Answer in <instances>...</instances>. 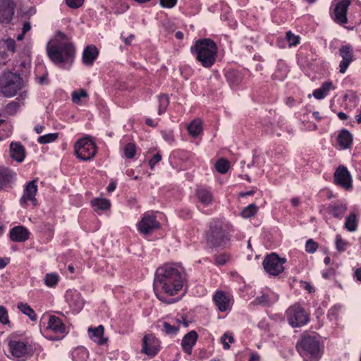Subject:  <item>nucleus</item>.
Masks as SVG:
<instances>
[{"label": "nucleus", "mask_w": 361, "mask_h": 361, "mask_svg": "<svg viewBox=\"0 0 361 361\" xmlns=\"http://www.w3.org/2000/svg\"><path fill=\"white\" fill-rule=\"evenodd\" d=\"M215 305L221 312L231 310L232 305L231 297L224 291H217L213 296Z\"/></svg>", "instance_id": "aec40b11"}, {"label": "nucleus", "mask_w": 361, "mask_h": 361, "mask_svg": "<svg viewBox=\"0 0 361 361\" xmlns=\"http://www.w3.org/2000/svg\"><path fill=\"white\" fill-rule=\"evenodd\" d=\"M65 298L66 302L72 310L78 312L83 307L84 301L80 293L78 290H67L65 295Z\"/></svg>", "instance_id": "dca6fc26"}, {"label": "nucleus", "mask_w": 361, "mask_h": 361, "mask_svg": "<svg viewBox=\"0 0 361 361\" xmlns=\"http://www.w3.org/2000/svg\"><path fill=\"white\" fill-rule=\"evenodd\" d=\"M59 279V277L58 274L55 273H49L46 274L44 281L47 286L54 287L58 283Z\"/></svg>", "instance_id": "58836bf2"}, {"label": "nucleus", "mask_w": 361, "mask_h": 361, "mask_svg": "<svg viewBox=\"0 0 361 361\" xmlns=\"http://www.w3.org/2000/svg\"><path fill=\"white\" fill-rule=\"evenodd\" d=\"M185 279L184 269L179 264H166L158 268L154 281V290L157 298L168 304L173 303L174 299H167L165 295L177 294L182 289Z\"/></svg>", "instance_id": "f257e3e1"}, {"label": "nucleus", "mask_w": 361, "mask_h": 361, "mask_svg": "<svg viewBox=\"0 0 361 361\" xmlns=\"http://www.w3.org/2000/svg\"><path fill=\"white\" fill-rule=\"evenodd\" d=\"M202 121L200 119H195L188 126V130L190 135L197 137L202 132Z\"/></svg>", "instance_id": "e433bc0d"}, {"label": "nucleus", "mask_w": 361, "mask_h": 361, "mask_svg": "<svg viewBox=\"0 0 361 361\" xmlns=\"http://www.w3.org/2000/svg\"><path fill=\"white\" fill-rule=\"evenodd\" d=\"M159 341L153 335H146L142 339V353L149 356H155L159 351Z\"/></svg>", "instance_id": "4468645a"}, {"label": "nucleus", "mask_w": 361, "mask_h": 361, "mask_svg": "<svg viewBox=\"0 0 361 361\" xmlns=\"http://www.w3.org/2000/svg\"><path fill=\"white\" fill-rule=\"evenodd\" d=\"M335 271L332 268H329L322 271V276L325 279H329L334 275Z\"/></svg>", "instance_id": "13d9d810"}, {"label": "nucleus", "mask_w": 361, "mask_h": 361, "mask_svg": "<svg viewBox=\"0 0 361 361\" xmlns=\"http://www.w3.org/2000/svg\"><path fill=\"white\" fill-rule=\"evenodd\" d=\"M354 276L357 281H361V268H358L355 271Z\"/></svg>", "instance_id": "0e129e2a"}, {"label": "nucleus", "mask_w": 361, "mask_h": 361, "mask_svg": "<svg viewBox=\"0 0 361 361\" xmlns=\"http://www.w3.org/2000/svg\"><path fill=\"white\" fill-rule=\"evenodd\" d=\"M161 156L159 153L155 154L153 157L149 161V165L151 169H153L154 166L161 161Z\"/></svg>", "instance_id": "6e6d98bb"}, {"label": "nucleus", "mask_w": 361, "mask_h": 361, "mask_svg": "<svg viewBox=\"0 0 361 361\" xmlns=\"http://www.w3.org/2000/svg\"><path fill=\"white\" fill-rule=\"evenodd\" d=\"M191 51L205 68H210L216 61L217 47L209 39L197 40L195 45L191 47Z\"/></svg>", "instance_id": "7ed1b4c3"}, {"label": "nucleus", "mask_w": 361, "mask_h": 361, "mask_svg": "<svg viewBox=\"0 0 361 361\" xmlns=\"http://www.w3.org/2000/svg\"><path fill=\"white\" fill-rule=\"evenodd\" d=\"M88 334L90 338L99 345H103L106 342V338L104 337V327L102 325L95 328H89Z\"/></svg>", "instance_id": "a878e982"}, {"label": "nucleus", "mask_w": 361, "mask_h": 361, "mask_svg": "<svg viewBox=\"0 0 361 361\" xmlns=\"http://www.w3.org/2000/svg\"><path fill=\"white\" fill-rule=\"evenodd\" d=\"M116 184L114 182H111L107 187L108 192H111L114 191V190L116 189Z\"/></svg>", "instance_id": "774afa93"}, {"label": "nucleus", "mask_w": 361, "mask_h": 361, "mask_svg": "<svg viewBox=\"0 0 361 361\" xmlns=\"http://www.w3.org/2000/svg\"><path fill=\"white\" fill-rule=\"evenodd\" d=\"M305 128L308 130H316L317 128V126L315 123L312 122H307L306 124H305Z\"/></svg>", "instance_id": "bf43d9fd"}, {"label": "nucleus", "mask_w": 361, "mask_h": 361, "mask_svg": "<svg viewBox=\"0 0 361 361\" xmlns=\"http://www.w3.org/2000/svg\"><path fill=\"white\" fill-rule=\"evenodd\" d=\"M18 310L23 312L24 314L27 315L30 320L36 321L37 315L32 308L28 305L27 303L19 302L18 304Z\"/></svg>", "instance_id": "c9c22d12"}, {"label": "nucleus", "mask_w": 361, "mask_h": 361, "mask_svg": "<svg viewBox=\"0 0 361 361\" xmlns=\"http://www.w3.org/2000/svg\"><path fill=\"white\" fill-rule=\"evenodd\" d=\"M22 85L21 78L16 73L5 72L0 78V90L7 97L16 95L22 88Z\"/></svg>", "instance_id": "423d86ee"}, {"label": "nucleus", "mask_w": 361, "mask_h": 361, "mask_svg": "<svg viewBox=\"0 0 361 361\" xmlns=\"http://www.w3.org/2000/svg\"><path fill=\"white\" fill-rule=\"evenodd\" d=\"M145 123L149 126L155 127L157 125V121L148 118H146Z\"/></svg>", "instance_id": "680f3d73"}, {"label": "nucleus", "mask_w": 361, "mask_h": 361, "mask_svg": "<svg viewBox=\"0 0 361 361\" xmlns=\"http://www.w3.org/2000/svg\"><path fill=\"white\" fill-rule=\"evenodd\" d=\"M177 0H160V5L163 8H171L176 6Z\"/></svg>", "instance_id": "864d4df0"}, {"label": "nucleus", "mask_w": 361, "mask_h": 361, "mask_svg": "<svg viewBox=\"0 0 361 361\" xmlns=\"http://www.w3.org/2000/svg\"><path fill=\"white\" fill-rule=\"evenodd\" d=\"M289 324L293 327H299L306 324L309 321L307 314L299 305H294L286 312Z\"/></svg>", "instance_id": "9d476101"}, {"label": "nucleus", "mask_w": 361, "mask_h": 361, "mask_svg": "<svg viewBox=\"0 0 361 361\" xmlns=\"http://www.w3.org/2000/svg\"><path fill=\"white\" fill-rule=\"evenodd\" d=\"M0 322L3 324H8L10 322L8 312L2 305H0Z\"/></svg>", "instance_id": "8fccbe9b"}, {"label": "nucleus", "mask_w": 361, "mask_h": 361, "mask_svg": "<svg viewBox=\"0 0 361 361\" xmlns=\"http://www.w3.org/2000/svg\"><path fill=\"white\" fill-rule=\"evenodd\" d=\"M92 206L95 211H104L109 208L110 202L104 198H96L91 202Z\"/></svg>", "instance_id": "72a5a7b5"}, {"label": "nucleus", "mask_w": 361, "mask_h": 361, "mask_svg": "<svg viewBox=\"0 0 361 361\" xmlns=\"http://www.w3.org/2000/svg\"><path fill=\"white\" fill-rule=\"evenodd\" d=\"M30 233L22 226L13 227L10 231V237L13 241L24 242L29 238Z\"/></svg>", "instance_id": "5701e85b"}, {"label": "nucleus", "mask_w": 361, "mask_h": 361, "mask_svg": "<svg viewBox=\"0 0 361 361\" xmlns=\"http://www.w3.org/2000/svg\"><path fill=\"white\" fill-rule=\"evenodd\" d=\"M44 130V126L43 125H37L35 127V131L37 133V134H40L42 133Z\"/></svg>", "instance_id": "69168bd1"}, {"label": "nucleus", "mask_w": 361, "mask_h": 361, "mask_svg": "<svg viewBox=\"0 0 361 361\" xmlns=\"http://www.w3.org/2000/svg\"><path fill=\"white\" fill-rule=\"evenodd\" d=\"M197 339V334L195 331L188 333L182 339V347L184 351L190 354L193 346L195 345Z\"/></svg>", "instance_id": "393cba45"}, {"label": "nucleus", "mask_w": 361, "mask_h": 361, "mask_svg": "<svg viewBox=\"0 0 361 361\" xmlns=\"http://www.w3.org/2000/svg\"><path fill=\"white\" fill-rule=\"evenodd\" d=\"M10 157L18 163L24 161L25 157V149L21 143L12 142L10 144Z\"/></svg>", "instance_id": "4be33fe9"}, {"label": "nucleus", "mask_w": 361, "mask_h": 361, "mask_svg": "<svg viewBox=\"0 0 361 361\" xmlns=\"http://www.w3.org/2000/svg\"><path fill=\"white\" fill-rule=\"evenodd\" d=\"M334 180L337 185L348 190L352 188V178L347 168L341 166L335 171Z\"/></svg>", "instance_id": "2eb2a0df"}, {"label": "nucleus", "mask_w": 361, "mask_h": 361, "mask_svg": "<svg viewBox=\"0 0 361 361\" xmlns=\"http://www.w3.org/2000/svg\"><path fill=\"white\" fill-rule=\"evenodd\" d=\"M339 54L342 58L339 63V73L344 74L350 64L354 61L353 48L348 44L342 45L339 49Z\"/></svg>", "instance_id": "ddd939ff"}, {"label": "nucleus", "mask_w": 361, "mask_h": 361, "mask_svg": "<svg viewBox=\"0 0 361 361\" xmlns=\"http://www.w3.org/2000/svg\"><path fill=\"white\" fill-rule=\"evenodd\" d=\"M98 56V50L95 46H87L82 53V61L87 66H91Z\"/></svg>", "instance_id": "cd10ccee"}, {"label": "nucleus", "mask_w": 361, "mask_h": 361, "mask_svg": "<svg viewBox=\"0 0 361 361\" xmlns=\"http://www.w3.org/2000/svg\"><path fill=\"white\" fill-rule=\"evenodd\" d=\"M4 43L8 50L11 51V52H15L16 42L14 39L8 38L4 41Z\"/></svg>", "instance_id": "5fc2aeb1"}, {"label": "nucleus", "mask_w": 361, "mask_h": 361, "mask_svg": "<svg viewBox=\"0 0 361 361\" xmlns=\"http://www.w3.org/2000/svg\"><path fill=\"white\" fill-rule=\"evenodd\" d=\"M249 361H259V355L257 353H252Z\"/></svg>", "instance_id": "338daca9"}, {"label": "nucleus", "mask_w": 361, "mask_h": 361, "mask_svg": "<svg viewBox=\"0 0 361 361\" xmlns=\"http://www.w3.org/2000/svg\"><path fill=\"white\" fill-rule=\"evenodd\" d=\"M347 242L344 240L341 235H337L336 237V247L339 252H343L346 249Z\"/></svg>", "instance_id": "49530a36"}, {"label": "nucleus", "mask_w": 361, "mask_h": 361, "mask_svg": "<svg viewBox=\"0 0 361 361\" xmlns=\"http://www.w3.org/2000/svg\"><path fill=\"white\" fill-rule=\"evenodd\" d=\"M71 356L73 361H86L88 358L89 353L85 347L79 346L71 352Z\"/></svg>", "instance_id": "2f4dec72"}, {"label": "nucleus", "mask_w": 361, "mask_h": 361, "mask_svg": "<svg viewBox=\"0 0 361 361\" xmlns=\"http://www.w3.org/2000/svg\"><path fill=\"white\" fill-rule=\"evenodd\" d=\"M337 141L341 149H347L352 144L353 136L348 130H343L338 134Z\"/></svg>", "instance_id": "c85d7f7f"}, {"label": "nucleus", "mask_w": 361, "mask_h": 361, "mask_svg": "<svg viewBox=\"0 0 361 361\" xmlns=\"http://www.w3.org/2000/svg\"><path fill=\"white\" fill-rule=\"evenodd\" d=\"M169 104V99L167 95H160L159 97V109L158 114L161 115L165 112L166 107Z\"/></svg>", "instance_id": "a19ab883"}, {"label": "nucleus", "mask_w": 361, "mask_h": 361, "mask_svg": "<svg viewBox=\"0 0 361 361\" xmlns=\"http://www.w3.org/2000/svg\"><path fill=\"white\" fill-rule=\"evenodd\" d=\"M96 153L97 147L91 136L82 137L75 144V154L81 160H91Z\"/></svg>", "instance_id": "0eeeda50"}, {"label": "nucleus", "mask_w": 361, "mask_h": 361, "mask_svg": "<svg viewBox=\"0 0 361 361\" xmlns=\"http://www.w3.org/2000/svg\"><path fill=\"white\" fill-rule=\"evenodd\" d=\"M318 248V244L312 239H309L305 244V250L308 253H314Z\"/></svg>", "instance_id": "09e8293b"}, {"label": "nucleus", "mask_w": 361, "mask_h": 361, "mask_svg": "<svg viewBox=\"0 0 361 361\" xmlns=\"http://www.w3.org/2000/svg\"><path fill=\"white\" fill-rule=\"evenodd\" d=\"M348 209L347 203L343 200H338L331 203L327 207L328 213L337 219H342Z\"/></svg>", "instance_id": "412c9836"}, {"label": "nucleus", "mask_w": 361, "mask_h": 361, "mask_svg": "<svg viewBox=\"0 0 361 361\" xmlns=\"http://www.w3.org/2000/svg\"><path fill=\"white\" fill-rule=\"evenodd\" d=\"M37 192V180H33L27 183L23 189V192L19 200L20 205L23 208H27L29 206L32 207L37 205V200L35 197Z\"/></svg>", "instance_id": "9b49d317"}, {"label": "nucleus", "mask_w": 361, "mask_h": 361, "mask_svg": "<svg viewBox=\"0 0 361 361\" xmlns=\"http://www.w3.org/2000/svg\"><path fill=\"white\" fill-rule=\"evenodd\" d=\"M332 82H325L322 85L313 92V96L317 99H324L331 89H334Z\"/></svg>", "instance_id": "7c9ffc66"}, {"label": "nucleus", "mask_w": 361, "mask_h": 361, "mask_svg": "<svg viewBox=\"0 0 361 361\" xmlns=\"http://www.w3.org/2000/svg\"><path fill=\"white\" fill-rule=\"evenodd\" d=\"M9 262V258H0V269H4Z\"/></svg>", "instance_id": "052dcab7"}, {"label": "nucleus", "mask_w": 361, "mask_h": 361, "mask_svg": "<svg viewBox=\"0 0 361 361\" xmlns=\"http://www.w3.org/2000/svg\"><path fill=\"white\" fill-rule=\"evenodd\" d=\"M296 348L304 361H318L322 356V347L314 335H303L298 341Z\"/></svg>", "instance_id": "20e7f679"}, {"label": "nucleus", "mask_w": 361, "mask_h": 361, "mask_svg": "<svg viewBox=\"0 0 361 361\" xmlns=\"http://www.w3.org/2000/svg\"><path fill=\"white\" fill-rule=\"evenodd\" d=\"M58 133H48L42 136H39L37 141L40 144H47L56 140L58 137Z\"/></svg>", "instance_id": "37998d69"}, {"label": "nucleus", "mask_w": 361, "mask_h": 361, "mask_svg": "<svg viewBox=\"0 0 361 361\" xmlns=\"http://www.w3.org/2000/svg\"><path fill=\"white\" fill-rule=\"evenodd\" d=\"M226 79L232 88L238 87L243 80V74L236 70H229L226 74Z\"/></svg>", "instance_id": "bb28decb"}, {"label": "nucleus", "mask_w": 361, "mask_h": 361, "mask_svg": "<svg viewBox=\"0 0 361 361\" xmlns=\"http://www.w3.org/2000/svg\"><path fill=\"white\" fill-rule=\"evenodd\" d=\"M279 300V295L271 291V290L267 289L261 293V295L257 296L252 302L255 305L262 306H270L277 302Z\"/></svg>", "instance_id": "6ab92c4d"}, {"label": "nucleus", "mask_w": 361, "mask_h": 361, "mask_svg": "<svg viewBox=\"0 0 361 361\" xmlns=\"http://www.w3.org/2000/svg\"><path fill=\"white\" fill-rule=\"evenodd\" d=\"M221 341L223 344L224 348L225 350H228L230 348L229 343H233L234 338L231 334L226 332L222 336V337L221 338Z\"/></svg>", "instance_id": "a18cd8bd"}, {"label": "nucleus", "mask_w": 361, "mask_h": 361, "mask_svg": "<svg viewBox=\"0 0 361 361\" xmlns=\"http://www.w3.org/2000/svg\"><path fill=\"white\" fill-rule=\"evenodd\" d=\"M350 2L348 0H341L336 3L334 11L332 13V18L334 21L339 24L347 23V11Z\"/></svg>", "instance_id": "a211bd4d"}, {"label": "nucleus", "mask_w": 361, "mask_h": 361, "mask_svg": "<svg viewBox=\"0 0 361 361\" xmlns=\"http://www.w3.org/2000/svg\"><path fill=\"white\" fill-rule=\"evenodd\" d=\"M345 228L350 231H355L357 227V217L355 213H350L345 219Z\"/></svg>", "instance_id": "4c0bfd02"}, {"label": "nucleus", "mask_w": 361, "mask_h": 361, "mask_svg": "<svg viewBox=\"0 0 361 361\" xmlns=\"http://www.w3.org/2000/svg\"><path fill=\"white\" fill-rule=\"evenodd\" d=\"M228 259V256L226 255H220L216 257L215 262L216 264L218 265H224L226 263Z\"/></svg>", "instance_id": "4d7b16f0"}, {"label": "nucleus", "mask_w": 361, "mask_h": 361, "mask_svg": "<svg viewBox=\"0 0 361 361\" xmlns=\"http://www.w3.org/2000/svg\"><path fill=\"white\" fill-rule=\"evenodd\" d=\"M123 152L126 157L133 158L135 154V145L133 143H128L123 148Z\"/></svg>", "instance_id": "c03bdc74"}, {"label": "nucleus", "mask_w": 361, "mask_h": 361, "mask_svg": "<svg viewBox=\"0 0 361 361\" xmlns=\"http://www.w3.org/2000/svg\"><path fill=\"white\" fill-rule=\"evenodd\" d=\"M258 208L255 204H250L243 209L241 216L244 218H250L254 216Z\"/></svg>", "instance_id": "ea45409f"}, {"label": "nucleus", "mask_w": 361, "mask_h": 361, "mask_svg": "<svg viewBox=\"0 0 361 361\" xmlns=\"http://www.w3.org/2000/svg\"><path fill=\"white\" fill-rule=\"evenodd\" d=\"M9 352L15 358L25 361L32 355V348L27 342L11 340L8 342Z\"/></svg>", "instance_id": "1a4fd4ad"}, {"label": "nucleus", "mask_w": 361, "mask_h": 361, "mask_svg": "<svg viewBox=\"0 0 361 361\" xmlns=\"http://www.w3.org/2000/svg\"><path fill=\"white\" fill-rule=\"evenodd\" d=\"M49 59L61 68H68L74 59L75 47L71 39L59 32L46 47Z\"/></svg>", "instance_id": "f03ea898"}, {"label": "nucleus", "mask_w": 361, "mask_h": 361, "mask_svg": "<svg viewBox=\"0 0 361 361\" xmlns=\"http://www.w3.org/2000/svg\"><path fill=\"white\" fill-rule=\"evenodd\" d=\"M286 258L280 257L276 253H271L265 257L263 260V267L266 273L270 276H276L284 271Z\"/></svg>", "instance_id": "6e6552de"}, {"label": "nucleus", "mask_w": 361, "mask_h": 361, "mask_svg": "<svg viewBox=\"0 0 361 361\" xmlns=\"http://www.w3.org/2000/svg\"><path fill=\"white\" fill-rule=\"evenodd\" d=\"M31 29V25L29 22H25L23 25V34H25L27 32H28Z\"/></svg>", "instance_id": "e2e57ef3"}, {"label": "nucleus", "mask_w": 361, "mask_h": 361, "mask_svg": "<svg viewBox=\"0 0 361 361\" xmlns=\"http://www.w3.org/2000/svg\"><path fill=\"white\" fill-rule=\"evenodd\" d=\"M72 101L76 104H82L84 100L87 99L89 95L84 89L75 90L71 94Z\"/></svg>", "instance_id": "473e14b6"}, {"label": "nucleus", "mask_w": 361, "mask_h": 361, "mask_svg": "<svg viewBox=\"0 0 361 361\" xmlns=\"http://www.w3.org/2000/svg\"><path fill=\"white\" fill-rule=\"evenodd\" d=\"M161 135L164 140L169 144H172L175 141L174 136L171 130H163L161 131Z\"/></svg>", "instance_id": "3c124183"}, {"label": "nucleus", "mask_w": 361, "mask_h": 361, "mask_svg": "<svg viewBox=\"0 0 361 361\" xmlns=\"http://www.w3.org/2000/svg\"><path fill=\"white\" fill-rule=\"evenodd\" d=\"M159 327L163 332L168 335H174L178 330V325L175 324H172L166 321L161 322L159 324Z\"/></svg>", "instance_id": "f704fd0d"}, {"label": "nucleus", "mask_w": 361, "mask_h": 361, "mask_svg": "<svg viewBox=\"0 0 361 361\" xmlns=\"http://www.w3.org/2000/svg\"><path fill=\"white\" fill-rule=\"evenodd\" d=\"M14 7L13 0H0V23L11 22L14 14Z\"/></svg>", "instance_id": "f3484780"}, {"label": "nucleus", "mask_w": 361, "mask_h": 361, "mask_svg": "<svg viewBox=\"0 0 361 361\" xmlns=\"http://www.w3.org/2000/svg\"><path fill=\"white\" fill-rule=\"evenodd\" d=\"M137 226L138 231L142 234L147 235L159 228L160 224L157 220V217L154 212H148L143 215Z\"/></svg>", "instance_id": "f8f14e48"}, {"label": "nucleus", "mask_w": 361, "mask_h": 361, "mask_svg": "<svg viewBox=\"0 0 361 361\" xmlns=\"http://www.w3.org/2000/svg\"><path fill=\"white\" fill-rule=\"evenodd\" d=\"M215 168L218 172L226 173L229 168V162L224 159H221L216 161Z\"/></svg>", "instance_id": "79ce46f5"}, {"label": "nucleus", "mask_w": 361, "mask_h": 361, "mask_svg": "<svg viewBox=\"0 0 361 361\" xmlns=\"http://www.w3.org/2000/svg\"><path fill=\"white\" fill-rule=\"evenodd\" d=\"M286 39L290 47L296 46L300 42V37L290 32L286 33Z\"/></svg>", "instance_id": "de8ad7c7"}, {"label": "nucleus", "mask_w": 361, "mask_h": 361, "mask_svg": "<svg viewBox=\"0 0 361 361\" xmlns=\"http://www.w3.org/2000/svg\"><path fill=\"white\" fill-rule=\"evenodd\" d=\"M47 329L57 334H63L66 327L61 319L52 315L49 318Z\"/></svg>", "instance_id": "b1692460"}, {"label": "nucleus", "mask_w": 361, "mask_h": 361, "mask_svg": "<svg viewBox=\"0 0 361 361\" xmlns=\"http://www.w3.org/2000/svg\"><path fill=\"white\" fill-rule=\"evenodd\" d=\"M233 226L223 220L214 221L207 234V242L211 247H225L229 240L228 234Z\"/></svg>", "instance_id": "39448f33"}, {"label": "nucleus", "mask_w": 361, "mask_h": 361, "mask_svg": "<svg viewBox=\"0 0 361 361\" xmlns=\"http://www.w3.org/2000/svg\"><path fill=\"white\" fill-rule=\"evenodd\" d=\"M66 4L71 8H78L80 7L84 0H66Z\"/></svg>", "instance_id": "603ef678"}, {"label": "nucleus", "mask_w": 361, "mask_h": 361, "mask_svg": "<svg viewBox=\"0 0 361 361\" xmlns=\"http://www.w3.org/2000/svg\"><path fill=\"white\" fill-rule=\"evenodd\" d=\"M196 195L198 200L205 206L211 204L213 200L212 193L208 190L203 188L197 190Z\"/></svg>", "instance_id": "c756f323"}]
</instances>
